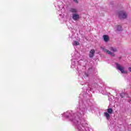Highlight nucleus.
<instances>
[{
    "instance_id": "obj_1",
    "label": "nucleus",
    "mask_w": 131,
    "mask_h": 131,
    "mask_svg": "<svg viewBox=\"0 0 131 131\" xmlns=\"http://www.w3.org/2000/svg\"><path fill=\"white\" fill-rule=\"evenodd\" d=\"M85 113V109L84 108L79 107V111L77 114H73L72 112H67L64 114V116L66 118H69L70 121L74 122V124L76 125L78 131H85V126L86 123H83L84 121L81 120V118Z\"/></svg>"
},
{
    "instance_id": "obj_2",
    "label": "nucleus",
    "mask_w": 131,
    "mask_h": 131,
    "mask_svg": "<svg viewBox=\"0 0 131 131\" xmlns=\"http://www.w3.org/2000/svg\"><path fill=\"white\" fill-rule=\"evenodd\" d=\"M116 66L117 69L118 70L120 71L121 73H122L123 74H127L128 73L127 71L124 70V67L121 66L118 63H116Z\"/></svg>"
},
{
    "instance_id": "obj_3",
    "label": "nucleus",
    "mask_w": 131,
    "mask_h": 131,
    "mask_svg": "<svg viewBox=\"0 0 131 131\" xmlns=\"http://www.w3.org/2000/svg\"><path fill=\"white\" fill-rule=\"evenodd\" d=\"M107 112L104 113V116L105 117H106L107 120H109V119H110V114H112L113 113V110H112L111 108H110L107 109Z\"/></svg>"
},
{
    "instance_id": "obj_4",
    "label": "nucleus",
    "mask_w": 131,
    "mask_h": 131,
    "mask_svg": "<svg viewBox=\"0 0 131 131\" xmlns=\"http://www.w3.org/2000/svg\"><path fill=\"white\" fill-rule=\"evenodd\" d=\"M127 17V14L124 11H120L119 12V18L120 19H125Z\"/></svg>"
},
{
    "instance_id": "obj_5",
    "label": "nucleus",
    "mask_w": 131,
    "mask_h": 131,
    "mask_svg": "<svg viewBox=\"0 0 131 131\" xmlns=\"http://www.w3.org/2000/svg\"><path fill=\"white\" fill-rule=\"evenodd\" d=\"M101 50H102V51H103V52H105V53H106V54H108V55H110L111 56H112V57H114L115 56V54H114V53L104 48V47H101Z\"/></svg>"
},
{
    "instance_id": "obj_6",
    "label": "nucleus",
    "mask_w": 131,
    "mask_h": 131,
    "mask_svg": "<svg viewBox=\"0 0 131 131\" xmlns=\"http://www.w3.org/2000/svg\"><path fill=\"white\" fill-rule=\"evenodd\" d=\"M72 18L74 21H78V20H79V14L77 13H74L73 14Z\"/></svg>"
},
{
    "instance_id": "obj_7",
    "label": "nucleus",
    "mask_w": 131,
    "mask_h": 131,
    "mask_svg": "<svg viewBox=\"0 0 131 131\" xmlns=\"http://www.w3.org/2000/svg\"><path fill=\"white\" fill-rule=\"evenodd\" d=\"M69 12L72 13V14H77V12H78V10L76 8H71L69 9Z\"/></svg>"
},
{
    "instance_id": "obj_8",
    "label": "nucleus",
    "mask_w": 131,
    "mask_h": 131,
    "mask_svg": "<svg viewBox=\"0 0 131 131\" xmlns=\"http://www.w3.org/2000/svg\"><path fill=\"white\" fill-rule=\"evenodd\" d=\"M95 51L94 49H92L90 52L89 57L90 58H93L95 56Z\"/></svg>"
},
{
    "instance_id": "obj_9",
    "label": "nucleus",
    "mask_w": 131,
    "mask_h": 131,
    "mask_svg": "<svg viewBox=\"0 0 131 131\" xmlns=\"http://www.w3.org/2000/svg\"><path fill=\"white\" fill-rule=\"evenodd\" d=\"M103 40L107 42L109 41V36L107 35H103Z\"/></svg>"
},
{
    "instance_id": "obj_10",
    "label": "nucleus",
    "mask_w": 131,
    "mask_h": 131,
    "mask_svg": "<svg viewBox=\"0 0 131 131\" xmlns=\"http://www.w3.org/2000/svg\"><path fill=\"white\" fill-rule=\"evenodd\" d=\"M110 51H111L112 52H113L114 53H116V52H117V48L115 47H110Z\"/></svg>"
},
{
    "instance_id": "obj_11",
    "label": "nucleus",
    "mask_w": 131,
    "mask_h": 131,
    "mask_svg": "<svg viewBox=\"0 0 131 131\" xmlns=\"http://www.w3.org/2000/svg\"><path fill=\"white\" fill-rule=\"evenodd\" d=\"M73 46H79V42L77 41H74L73 42Z\"/></svg>"
},
{
    "instance_id": "obj_12",
    "label": "nucleus",
    "mask_w": 131,
    "mask_h": 131,
    "mask_svg": "<svg viewBox=\"0 0 131 131\" xmlns=\"http://www.w3.org/2000/svg\"><path fill=\"white\" fill-rule=\"evenodd\" d=\"M117 30L118 31H122V28L121 27V26H118L117 27Z\"/></svg>"
},
{
    "instance_id": "obj_13",
    "label": "nucleus",
    "mask_w": 131,
    "mask_h": 131,
    "mask_svg": "<svg viewBox=\"0 0 131 131\" xmlns=\"http://www.w3.org/2000/svg\"><path fill=\"white\" fill-rule=\"evenodd\" d=\"M120 96L121 98H124V96H125V93H122L120 94Z\"/></svg>"
},
{
    "instance_id": "obj_14",
    "label": "nucleus",
    "mask_w": 131,
    "mask_h": 131,
    "mask_svg": "<svg viewBox=\"0 0 131 131\" xmlns=\"http://www.w3.org/2000/svg\"><path fill=\"white\" fill-rule=\"evenodd\" d=\"M74 3L76 4H78V1L77 0H73Z\"/></svg>"
}]
</instances>
